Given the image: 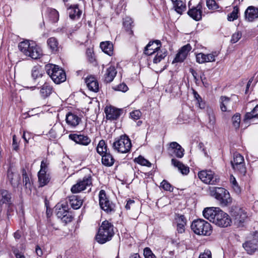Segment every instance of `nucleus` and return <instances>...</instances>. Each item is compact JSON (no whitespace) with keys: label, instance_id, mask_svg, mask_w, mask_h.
<instances>
[{"label":"nucleus","instance_id":"nucleus-1","mask_svg":"<svg viewBox=\"0 0 258 258\" xmlns=\"http://www.w3.org/2000/svg\"><path fill=\"white\" fill-rule=\"evenodd\" d=\"M114 234L113 225L105 220L102 222L96 236V239L98 243L104 244L110 240Z\"/></svg>","mask_w":258,"mask_h":258},{"label":"nucleus","instance_id":"nucleus-2","mask_svg":"<svg viewBox=\"0 0 258 258\" xmlns=\"http://www.w3.org/2000/svg\"><path fill=\"white\" fill-rule=\"evenodd\" d=\"M190 227L192 231L198 235L209 236L212 232L211 224L202 219L194 220Z\"/></svg>","mask_w":258,"mask_h":258},{"label":"nucleus","instance_id":"nucleus-3","mask_svg":"<svg viewBox=\"0 0 258 258\" xmlns=\"http://www.w3.org/2000/svg\"><path fill=\"white\" fill-rule=\"evenodd\" d=\"M45 69L47 74L55 84H59L66 80L64 71L58 66L48 64L45 66Z\"/></svg>","mask_w":258,"mask_h":258},{"label":"nucleus","instance_id":"nucleus-4","mask_svg":"<svg viewBox=\"0 0 258 258\" xmlns=\"http://www.w3.org/2000/svg\"><path fill=\"white\" fill-rule=\"evenodd\" d=\"M211 195L219 202L221 206H227L232 203L228 190L222 187H214L211 189Z\"/></svg>","mask_w":258,"mask_h":258},{"label":"nucleus","instance_id":"nucleus-5","mask_svg":"<svg viewBox=\"0 0 258 258\" xmlns=\"http://www.w3.org/2000/svg\"><path fill=\"white\" fill-rule=\"evenodd\" d=\"M112 147L115 151L118 153H128L132 147L131 141L126 135H121L115 139L113 143Z\"/></svg>","mask_w":258,"mask_h":258},{"label":"nucleus","instance_id":"nucleus-6","mask_svg":"<svg viewBox=\"0 0 258 258\" xmlns=\"http://www.w3.org/2000/svg\"><path fill=\"white\" fill-rule=\"evenodd\" d=\"M231 215L234 224L237 227H242L247 217L246 212L242 208L235 207L231 211Z\"/></svg>","mask_w":258,"mask_h":258},{"label":"nucleus","instance_id":"nucleus-7","mask_svg":"<svg viewBox=\"0 0 258 258\" xmlns=\"http://www.w3.org/2000/svg\"><path fill=\"white\" fill-rule=\"evenodd\" d=\"M68 209V207L66 204L57 205L56 206L57 217L66 224L71 222L73 219V216Z\"/></svg>","mask_w":258,"mask_h":258},{"label":"nucleus","instance_id":"nucleus-8","mask_svg":"<svg viewBox=\"0 0 258 258\" xmlns=\"http://www.w3.org/2000/svg\"><path fill=\"white\" fill-rule=\"evenodd\" d=\"M199 178L205 183L215 184L219 181V178L214 171L211 170H204L198 173Z\"/></svg>","mask_w":258,"mask_h":258},{"label":"nucleus","instance_id":"nucleus-9","mask_svg":"<svg viewBox=\"0 0 258 258\" xmlns=\"http://www.w3.org/2000/svg\"><path fill=\"white\" fill-rule=\"evenodd\" d=\"M92 179L90 175L86 176L82 179L79 180L76 184L72 186L71 191L73 193H78L87 189L90 188L92 185Z\"/></svg>","mask_w":258,"mask_h":258},{"label":"nucleus","instance_id":"nucleus-10","mask_svg":"<svg viewBox=\"0 0 258 258\" xmlns=\"http://www.w3.org/2000/svg\"><path fill=\"white\" fill-rule=\"evenodd\" d=\"M47 162L42 160L41 163L40 170L38 173V182L40 187L46 185L50 181V177L49 174H47Z\"/></svg>","mask_w":258,"mask_h":258},{"label":"nucleus","instance_id":"nucleus-11","mask_svg":"<svg viewBox=\"0 0 258 258\" xmlns=\"http://www.w3.org/2000/svg\"><path fill=\"white\" fill-rule=\"evenodd\" d=\"M99 199L100 206L103 210L107 213L114 211L115 206L107 198L105 190H101L100 191Z\"/></svg>","mask_w":258,"mask_h":258},{"label":"nucleus","instance_id":"nucleus-12","mask_svg":"<svg viewBox=\"0 0 258 258\" xmlns=\"http://www.w3.org/2000/svg\"><path fill=\"white\" fill-rule=\"evenodd\" d=\"M231 164L234 170L243 174L246 172L244 158L241 154L234 153L233 160L231 161Z\"/></svg>","mask_w":258,"mask_h":258},{"label":"nucleus","instance_id":"nucleus-13","mask_svg":"<svg viewBox=\"0 0 258 258\" xmlns=\"http://www.w3.org/2000/svg\"><path fill=\"white\" fill-rule=\"evenodd\" d=\"M242 246L247 253L252 254L258 251V232L256 231L251 239L245 242Z\"/></svg>","mask_w":258,"mask_h":258},{"label":"nucleus","instance_id":"nucleus-14","mask_svg":"<svg viewBox=\"0 0 258 258\" xmlns=\"http://www.w3.org/2000/svg\"><path fill=\"white\" fill-rule=\"evenodd\" d=\"M216 218L214 223L219 227H227L232 222L229 216L220 208L218 209V214Z\"/></svg>","mask_w":258,"mask_h":258},{"label":"nucleus","instance_id":"nucleus-15","mask_svg":"<svg viewBox=\"0 0 258 258\" xmlns=\"http://www.w3.org/2000/svg\"><path fill=\"white\" fill-rule=\"evenodd\" d=\"M66 121L69 126L75 128L82 122L81 115L75 112H69L66 115Z\"/></svg>","mask_w":258,"mask_h":258},{"label":"nucleus","instance_id":"nucleus-16","mask_svg":"<svg viewBox=\"0 0 258 258\" xmlns=\"http://www.w3.org/2000/svg\"><path fill=\"white\" fill-rule=\"evenodd\" d=\"M184 151V149L177 143L173 142L170 144L168 152L170 156L181 158L183 156Z\"/></svg>","mask_w":258,"mask_h":258},{"label":"nucleus","instance_id":"nucleus-17","mask_svg":"<svg viewBox=\"0 0 258 258\" xmlns=\"http://www.w3.org/2000/svg\"><path fill=\"white\" fill-rule=\"evenodd\" d=\"M218 54L216 52H212L208 54L201 52L196 54V60L199 63L214 62Z\"/></svg>","mask_w":258,"mask_h":258},{"label":"nucleus","instance_id":"nucleus-18","mask_svg":"<svg viewBox=\"0 0 258 258\" xmlns=\"http://www.w3.org/2000/svg\"><path fill=\"white\" fill-rule=\"evenodd\" d=\"M69 137L76 144L83 146H87L91 142V139L87 136L83 134H71L69 135Z\"/></svg>","mask_w":258,"mask_h":258},{"label":"nucleus","instance_id":"nucleus-19","mask_svg":"<svg viewBox=\"0 0 258 258\" xmlns=\"http://www.w3.org/2000/svg\"><path fill=\"white\" fill-rule=\"evenodd\" d=\"M218 209H220V208L214 207L205 208L203 211V215L205 219L214 223L218 214Z\"/></svg>","mask_w":258,"mask_h":258},{"label":"nucleus","instance_id":"nucleus-20","mask_svg":"<svg viewBox=\"0 0 258 258\" xmlns=\"http://www.w3.org/2000/svg\"><path fill=\"white\" fill-rule=\"evenodd\" d=\"M202 5L199 3L197 6L189 8L187 14L194 20L198 21L202 19Z\"/></svg>","mask_w":258,"mask_h":258},{"label":"nucleus","instance_id":"nucleus-21","mask_svg":"<svg viewBox=\"0 0 258 258\" xmlns=\"http://www.w3.org/2000/svg\"><path fill=\"white\" fill-rule=\"evenodd\" d=\"M161 42L159 40L150 41L145 48V54L151 55L160 49Z\"/></svg>","mask_w":258,"mask_h":258},{"label":"nucleus","instance_id":"nucleus-22","mask_svg":"<svg viewBox=\"0 0 258 258\" xmlns=\"http://www.w3.org/2000/svg\"><path fill=\"white\" fill-rule=\"evenodd\" d=\"M191 48V46L189 44L182 47L178 53L176 54L173 61L177 62H182L186 57Z\"/></svg>","mask_w":258,"mask_h":258},{"label":"nucleus","instance_id":"nucleus-23","mask_svg":"<svg viewBox=\"0 0 258 258\" xmlns=\"http://www.w3.org/2000/svg\"><path fill=\"white\" fill-rule=\"evenodd\" d=\"M219 102L220 109L223 112L230 111L233 104L231 98L226 96H221Z\"/></svg>","mask_w":258,"mask_h":258},{"label":"nucleus","instance_id":"nucleus-24","mask_svg":"<svg viewBox=\"0 0 258 258\" xmlns=\"http://www.w3.org/2000/svg\"><path fill=\"white\" fill-rule=\"evenodd\" d=\"M106 118L109 120H115L120 115V110L113 107H106L105 109Z\"/></svg>","mask_w":258,"mask_h":258},{"label":"nucleus","instance_id":"nucleus-25","mask_svg":"<svg viewBox=\"0 0 258 258\" xmlns=\"http://www.w3.org/2000/svg\"><path fill=\"white\" fill-rule=\"evenodd\" d=\"M117 74V71L115 66L110 65L106 70L104 78L106 83H110L112 82Z\"/></svg>","mask_w":258,"mask_h":258},{"label":"nucleus","instance_id":"nucleus-26","mask_svg":"<svg viewBox=\"0 0 258 258\" xmlns=\"http://www.w3.org/2000/svg\"><path fill=\"white\" fill-rule=\"evenodd\" d=\"M85 83L88 89L94 92L99 91V84L96 79L93 76H89L85 79Z\"/></svg>","mask_w":258,"mask_h":258},{"label":"nucleus","instance_id":"nucleus-27","mask_svg":"<svg viewBox=\"0 0 258 258\" xmlns=\"http://www.w3.org/2000/svg\"><path fill=\"white\" fill-rule=\"evenodd\" d=\"M245 14L246 19L249 22H252L258 18V8L249 6L245 11Z\"/></svg>","mask_w":258,"mask_h":258},{"label":"nucleus","instance_id":"nucleus-28","mask_svg":"<svg viewBox=\"0 0 258 258\" xmlns=\"http://www.w3.org/2000/svg\"><path fill=\"white\" fill-rule=\"evenodd\" d=\"M171 164L177 168L178 171L183 175H187L189 172V168L187 166L185 165L175 158H173L171 159Z\"/></svg>","mask_w":258,"mask_h":258},{"label":"nucleus","instance_id":"nucleus-29","mask_svg":"<svg viewBox=\"0 0 258 258\" xmlns=\"http://www.w3.org/2000/svg\"><path fill=\"white\" fill-rule=\"evenodd\" d=\"M175 221L177 223V231L182 233L185 230V226L186 224V219L183 215L178 214L176 216Z\"/></svg>","mask_w":258,"mask_h":258},{"label":"nucleus","instance_id":"nucleus-30","mask_svg":"<svg viewBox=\"0 0 258 258\" xmlns=\"http://www.w3.org/2000/svg\"><path fill=\"white\" fill-rule=\"evenodd\" d=\"M30 51H29V54H27L26 56H30L32 59L39 58L42 54L41 49L34 42H32L31 49Z\"/></svg>","mask_w":258,"mask_h":258},{"label":"nucleus","instance_id":"nucleus-31","mask_svg":"<svg viewBox=\"0 0 258 258\" xmlns=\"http://www.w3.org/2000/svg\"><path fill=\"white\" fill-rule=\"evenodd\" d=\"M11 194L5 189L0 190V205L3 204L11 205L12 204Z\"/></svg>","mask_w":258,"mask_h":258},{"label":"nucleus","instance_id":"nucleus-32","mask_svg":"<svg viewBox=\"0 0 258 258\" xmlns=\"http://www.w3.org/2000/svg\"><path fill=\"white\" fill-rule=\"evenodd\" d=\"M69 201L71 207L74 209H78L83 204V200L78 196L72 195L69 197Z\"/></svg>","mask_w":258,"mask_h":258},{"label":"nucleus","instance_id":"nucleus-33","mask_svg":"<svg viewBox=\"0 0 258 258\" xmlns=\"http://www.w3.org/2000/svg\"><path fill=\"white\" fill-rule=\"evenodd\" d=\"M52 91V86L48 83L45 82L40 87V94L42 98H46L50 95Z\"/></svg>","mask_w":258,"mask_h":258},{"label":"nucleus","instance_id":"nucleus-34","mask_svg":"<svg viewBox=\"0 0 258 258\" xmlns=\"http://www.w3.org/2000/svg\"><path fill=\"white\" fill-rule=\"evenodd\" d=\"M100 47L106 54L110 56L113 54V46L111 42L109 41L102 42L100 43Z\"/></svg>","mask_w":258,"mask_h":258},{"label":"nucleus","instance_id":"nucleus-35","mask_svg":"<svg viewBox=\"0 0 258 258\" xmlns=\"http://www.w3.org/2000/svg\"><path fill=\"white\" fill-rule=\"evenodd\" d=\"M102 163L103 165L107 167L113 165L114 163V159L112 155L108 152L102 156Z\"/></svg>","mask_w":258,"mask_h":258},{"label":"nucleus","instance_id":"nucleus-36","mask_svg":"<svg viewBox=\"0 0 258 258\" xmlns=\"http://www.w3.org/2000/svg\"><path fill=\"white\" fill-rule=\"evenodd\" d=\"M69 11V16L72 19L79 18L82 14V12L79 10L78 5L71 6Z\"/></svg>","mask_w":258,"mask_h":258},{"label":"nucleus","instance_id":"nucleus-37","mask_svg":"<svg viewBox=\"0 0 258 258\" xmlns=\"http://www.w3.org/2000/svg\"><path fill=\"white\" fill-rule=\"evenodd\" d=\"M47 45L51 52L56 53L58 50V42L54 37H50L47 41Z\"/></svg>","mask_w":258,"mask_h":258},{"label":"nucleus","instance_id":"nucleus-38","mask_svg":"<svg viewBox=\"0 0 258 258\" xmlns=\"http://www.w3.org/2000/svg\"><path fill=\"white\" fill-rule=\"evenodd\" d=\"M155 53L156 54L153 60L154 63H157L160 62L167 55V51L165 49H160L155 52Z\"/></svg>","mask_w":258,"mask_h":258},{"label":"nucleus","instance_id":"nucleus-39","mask_svg":"<svg viewBox=\"0 0 258 258\" xmlns=\"http://www.w3.org/2000/svg\"><path fill=\"white\" fill-rule=\"evenodd\" d=\"M96 151L101 156L108 152L107 146L104 140H101L99 141L96 148Z\"/></svg>","mask_w":258,"mask_h":258},{"label":"nucleus","instance_id":"nucleus-40","mask_svg":"<svg viewBox=\"0 0 258 258\" xmlns=\"http://www.w3.org/2000/svg\"><path fill=\"white\" fill-rule=\"evenodd\" d=\"M8 178L11 184L15 187L18 185L19 183V177L17 175H15L10 170L8 171Z\"/></svg>","mask_w":258,"mask_h":258},{"label":"nucleus","instance_id":"nucleus-41","mask_svg":"<svg viewBox=\"0 0 258 258\" xmlns=\"http://www.w3.org/2000/svg\"><path fill=\"white\" fill-rule=\"evenodd\" d=\"M48 18L52 23H56L59 20L58 12L54 9H49L48 10Z\"/></svg>","mask_w":258,"mask_h":258},{"label":"nucleus","instance_id":"nucleus-42","mask_svg":"<svg viewBox=\"0 0 258 258\" xmlns=\"http://www.w3.org/2000/svg\"><path fill=\"white\" fill-rule=\"evenodd\" d=\"M133 21L132 19L128 17H126L123 19V25L126 31L129 32V34L132 35L133 31L132 30L133 27Z\"/></svg>","mask_w":258,"mask_h":258},{"label":"nucleus","instance_id":"nucleus-43","mask_svg":"<svg viewBox=\"0 0 258 258\" xmlns=\"http://www.w3.org/2000/svg\"><path fill=\"white\" fill-rule=\"evenodd\" d=\"M173 5L175 11L178 14H181L186 10L185 4L180 0H177Z\"/></svg>","mask_w":258,"mask_h":258},{"label":"nucleus","instance_id":"nucleus-44","mask_svg":"<svg viewBox=\"0 0 258 258\" xmlns=\"http://www.w3.org/2000/svg\"><path fill=\"white\" fill-rule=\"evenodd\" d=\"M31 76L34 80L41 78L42 76V68L39 66H35L31 70Z\"/></svg>","mask_w":258,"mask_h":258},{"label":"nucleus","instance_id":"nucleus-45","mask_svg":"<svg viewBox=\"0 0 258 258\" xmlns=\"http://www.w3.org/2000/svg\"><path fill=\"white\" fill-rule=\"evenodd\" d=\"M23 183L26 188L30 189L31 187V182L29 175L27 173L25 169H22Z\"/></svg>","mask_w":258,"mask_h":258},{"label":"nucleus","instance_id":"nucleus-46","mask_svg":"<svg viewBox=\"0 0 258 258\" xmlns=\"http://www.w3.org/2000/svg\"><path fill=\"white\" fill-rule=\"evenodd\" d=\"M30 46V41L26 40L21 42L18 45L19 50L25 55L29 54V51L26 50L27 47Z\"/></svg>","mask_w":258,"mask_h":258},{"label":"nucleus","instance_id":"nucleus-47","mask_svg":"<svg viewBox=\"0 0 258 258\" xmlns=\"http://www.w3.org/2000/svg\"><path fill=\"white\" fill-rule=\"evenodd\" d=\"M239 13V8L236 6L233 8V10L232 12L229 14L227 16V20L229 21H233L234 20L237 19L238 17Z\"/></svg>","mask_w":258,"mask_h":258},{"label":"nucleus","instance_id":"nucleus-48","mask_svg":"<svg viewBox=\"0 0 258 258\" xmlns=\"http://www.w3.org/2000/svg\"><path fill=\"white\" fill-rule=\"evenodd\" d=\"M253 118H258V105L253 109V110L249 112L246 113L245 115V119H251Z\"/></svg>","mask_w":258,"mask_h":258},{"label":"nucleus","instance_id":"nucleus-49","mask_svg":"<svg viewBox=\"0 0 258 258\" xmlns=\"http://www.w3.org/2000/svg\"><path fill=\"white\" fill-rule=\"evenodd\" d=\"M209 115V121L208 123V127L210 130H213L214 128V125L216 123V118L215 116L213 113V112H211V113H208Z\"/></svg>","mask_w":258,"mask_h":258},{"label":"nucleus","instance_id":"nucleus-50","mask_svg":"<svg viewBox=\"0 0 258 258\" xmlns=\"http://www.w3.org/2000/svg\"><path fill=\"white\" fill-rule=\"evenodd\" d=\"M135 161L136 162L142 166H145L147 167L151 166V163L141 156H139L138 158H135Z\"/></svg>","mask_w":258,"mask_h":258},{"label":"nucleus","instance_id":"nucleus-51","mask_svg":"<svg viewBox=\"0 0 258 258\" xmlns=\"http://www.w3.org/2000/svg\"><path fill=\"white\" fill-rule=\"evenodd\" d=\"M232 121L233 126L237 129L239 128L240 123V115L239 113H236L233 116Z\"/></svg>","mask_w":258,"mask_h":258},{"label":"nucleus","instance_id":"nucleus-52","mask_svg":"<svg viewBox=\"0 0 258 258\" xmlns=\"http://www.w3.org/2000/svg\"><path fill=\"white\" fill-rule=\"evenodd\" d=\"M206 5L208 8L211 10H216L219 8L215 0H206Z\"/></svg>","mask_w":258,"mask_h":258},{"label":"nucleus","instance_id":"nucleus-53","mask_svg":"<svg viewBox=\"0 0 258 258\" xmlns=\"http://www.w3.org/2000/svg\"><path fill=\"white\" fill-rule=\"evenodd\" d=\"M161 186L165 190L169 191H173V187L166 180H163L161 183Z\"/></svg>","mask_w":258,"mask_h":258},{"label":"nucleus","instance_id":"nucleus-54","mask_svg":"<svg viewBox=\"0 0 258 258\" xmlns=\"http://www.w3.org/2000/svg\"><path fill=\"white\" fill-rule=\"evenodd\" d=\"M144 255L145 258H156V256L149 247H146L144 249Z\"/></svg>","mask_w":258,"mask_h":258},{"label":"nucleus","instance_id":"nucleus-55","mask_svg":"<svg viewBox=\"0 0 258 258\" xmlns=\"http://www.w3.org/2000/svg\"><path fill=\"white\" fill-rule=\"evenodd\" d=\"M179 87L177 84L172 85L171 88L169 89V92L172 94V96H175L178 94Z\"/></svg>","mask_w":258,"mask_h":258},{"label":"nucleus","instance_id":"nucleus-56","mask_svg":"<svg viewBox=\"0 0 258 258\" xmlns=\"http://www.w3.org/2000/svg\"><path fill=\"white\" fill-rule=\"evenodd\" d=\"M242 34L240 32L237 31L234 33L231 37V42L235 43L237 42L241 37Z\"/></svg>","mask_w":258,"mask_h":258},{"label":"nucleus","instance_id":"nucleus-57","mask_svg":"<svg viewBox=\"0 0 258 258\" xmlns=\"http://www.w3.org/2000/svg\"><path fill=\"white\" fill-rule=\"evenodd\" d=\"M142 115L141 111L139 110H135L130 113V116L134 120L139 119Z\"/></svg>","mask_w":258,"mask_h":258},{"label":"nucleus","instance_id":"nucleus-58","mask_svg":"<svg viewBox=\"0 0 258 258\" xmlns=\"http://www.w3.org/2000/svg\"><path fill=\"white\" fill-rule=\"evenodd\" d=\"M115 90L125 92L127 91L128 87L124 83H122L116 87L115 88Z\"/></svg>","mask_w":258,"mask_h":258},{"label":"nucleus","instance_id":"nucleus-59","mask_svg":"<svg viewBox=\"0 0 258 258\" xmlns=\"http://www.w3.org/2000/svg\"><path fill=\"white\" fill-rule=\"evenodd\" d=\"M12 147L13 150L15 151H18L19 149V142L17 139L16 136L15 135L13 136Z\"/></svg>","mask_w":258,"mask_h":258},{"label":"nucleus","instance_id":"nucleus-60","mask_svg":"<svg viewBox=\"0 0 258 258\" xmlns=\"http://www.w3.org/2000/svg\"><path fill=\"white\" fill-rule=\"evenodd\" d=\"M199 258H212L211 252L210 250L206 249L203 253H201Z\"/></svg>","mask_w":258,"mask_h":258},{"label":"nucleus","instance_id":"nucleus-61","mask_svg":"<svg viewBox=\"0 0 258 258\" xmlns=\"http://www.w3.org/2000/svg\"><path fill=\"white\" fill-rule=\"evenodd\" d=\"M232 187L236 194H239L240 193V192H241L240 187L238 185V184H234V185H232Z\"/></svg>","mask_w":258,"mask_h":258},{"label":"nucleus","instance_id":"nucleus-62","mask_svg":"<svg viewBox=\"0 0 258 258\" xmlns=\"http://www.w3.org/2000/svg\"><path fill=\"white\" fill-rule=\"evenodd\" d=\"M14 253L16 258H26L25 255L22 252H19L17 250H15Z\"/></svg>","mask_w":258,"mask_h":258},{"label":"nucleus","instance_id":"nucleus-63","mask_svg":"<svg viewBox=\"0 0 258 258\" xmlns=\"http://www.w3.org/2000/svg\"><path fill=\"white\" fill-rule=\"evenodd\" d=\"M135 201L132 200H129L127 201V203L125 206L126 210H130L131 208V205L134 204Z\"/></svg>","mask_w":258,"mask_h":258},{"label":"nucleus","instance_id":"nucleus-64","mask_svg":"<svg viewBox=\"0 0 258 258\" xmlns=\"http://www.w3.org/2000/svg\"><path fill=\"white\" fill-rule=\"evenodd\" d=\"M35 251L37 255L39 256H41L43 254L42 250L39 246L36 247Z\"/></svg>","mask_w":258,"mask_h":258}]
</instances>
